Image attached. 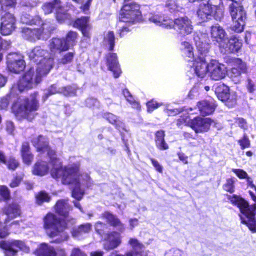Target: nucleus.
Returning a JSON list of instances; mask_svg holds the SVG:
<instances>
[{"label": "nucleus", "mask_w": 256, "mask_h": 256, "mask_svg": "<svg viewBox=\"0 0 256 256\" xmlns=\"http://www.w3.org/2000/svg\"><path fill=\"white\" fill-rule=\"evenodd\" d=\"M122 243V236L120 234L116 232L108 234L106 238L104 244V248L106 250H111L118 247Z\"/></svg>", "instance_id": "nucleus-21"}, {"label": "nucleus", "mask_w": 256, "mask_h": 256, "mask_svg": "<svg viewBox=\"0 0 256 256\" xmlns=\"http://www.w3.org/2000/svg\"><path fill=\"white\" fill-rule=\"evenodd\" d=\"M106 226V225L104 224H103L100 222H97L95 225L96 230L98 234L101 235L102 236H103V234H102V232L104 230Z\"/></svg>", "instance_id": "nucleus-56"}, {"label": "nucleus", "mask_w": 256, "mask_h": 256, "mask_svg": "<svg viewBox=\"0 0 256 256\" xmlns=\"http://www.w3.org/2000/svg\"><path fill=\"white\" fill-rule=\"evenodd\" d=\"M216 92L218 94V97L221 98L222 101H226V104L228 106H232L236 104V100H233L232 104H229V100L230 98V94H229V88L228 86L224 84L220 85L216 90Z\"/></svg>", "instance_id": "nucleus-29"}, {"label": "nucleus", "mask_w": 256, "mask_h": 256, "mask_svg": "<svg viewBox=\"0 0 256 256\" xmlns=\"http://www.w3.org/2000/svg\"><path fill=\"white\" fill-rule=\"evenodd\" d=\"M151 162L152 163V164L154 166V167L155 169L158 172L162 173L163 172V168L162 166L154 158H150Z\"/></svg>", "instance_id": "nucleus-62"}, {"label": "nucleus", "mask_w": 256, "mask_h": 256, "mask_svg": "<svg viewBox=\"0 0 256 256\" xmlns=\"http://www.w3.org/2000/svg\"><path fill=\"white\" fill-rule=\"evenodd\" d=\"M23 177L22 176H16L14 178L10 184V186L12 188H14L18 186L21 182Z\"/></svg>", "instance_id": "nucleus-59"}, {"label": "nucleus", "mask_w": 256, "mask_h": 256, "mask_svg": "<svg viewBox=\"0 0 256 256\" xmlns=\"http://www.w3.org/2000/svg\"><path fill=\"white\" fill-rule=\"evenodd\" d=\"M62 5L60 0H53L44 4L42 8L45 14H47L52 13L54 9L56 12L58 8H62Z\"/></svg>", "instance_id": "nucleus-34"}, {"label": "nucleus", "mask_w": 256, "mask_h": 256, "mask_svg": "<svg viewBox=\"0 0 256 256\" xmlns=\"http://www.w3.org/2000/svg\"><path fill=\"white\" fill-rule=\"evenodd\" d=\"M197 16L200 22H207L214 18V10L209 5L202 4L197 10Z\"/></svg>", "instance_id": "nucleus-20"}, {"label": "nucleus", "mask_w": 256, "mask_h": 256, "mask_svg": "<svg viewBox=\"0 0 256 256\" xmlns=\"http://www.w3.org/2000/svg\"><path fill=\"white\" fill-rule=\"evenodd\" d=\"M56 18L58 22H62L66 20L69 19L70 16L63 9V6H62V8H58L56 11Z\"/></svg>", "instance_id": "nucleus-42"}, {"label": "nucleus", "mask_w": 256, "mask_h": 256, "mask_svg": "<svg viewBox=\"0 0 256 256\" xmlns=\"http://www.w3.org/2000/svg\"><path fill=\"white\" fill-rule=\"evenodd\" d=\"M232 172H234L237 176L240 179H246L248 178V174L244 170L241 169H232Z\"/></svg>", "instance_id": "nucleus-53"}, {"label": "nucleus", "mask_w": 256, "mask_h": 256, "mask_svg": "<svg viewBox=\"0 0 256 256\" xmlns=\"http://www.w3.org/2000/svg\"><path fill=\"white\" fill-rule=\"evenodd\" d=\"M182 252L178 249H172L168 252L166 256H182Z\"/></svg>", "instance_id": "nucleus-60"}, {"label": "nucleus", "mask_w": 256, "mask_h": 256, "mask_svg": "<svg viewBox=\"0 0 256 256\" xmlns=\"http://www.w3.org/2000/svg\"><path fill=\"white\" fill-rule=\"evenodd\" d=\"M236 122L238 125V126L243 129L247 128V122L245 120L242 118H236Z\"/></svg>", "instance_id": "nucleus-58"}, {"label": "nucleus", "mask_w": 256, "mask_h": 256, "mask_svg": "<svg viewBox=\"0 0 256 256\" xmlns=\"http://www.w3.org/2000/svg\"><path fill=\"white\" fill-rule=\"evenodd\" d=\"M242 73L238 68H233L229 73L232 80L236 84L240 82L242 80Z\"/></svg>", "instance_id": "nucleus-40"}, {"label": "nucleus", "mask_w": 256, "mask_h": 256, "mask_svg": "<svg viewBox=\"0 0 256 256\" xmlns=\"http://www.w3.org/2000/svg\"><path fill=\"white\" fill-rule=\"evenodd\" d=\"M74 58V54L72 52H69L66 54L62 60L64 64L70 62Z\"/></svg>", "instance_id": "nucleus-61"}, {"label": "nucleus", "mask_w": 256, "mask_h": 256, "mask_svg": "<svg viewBox=\"0 0 256 256\" xmlns=\"http://www.w3.org/2000/svg\"><path fill=\"white\" fill-rule=\"evenodd\" d=\"M6 214L8 216V219L6 220V222L20 215L21 212L20 206L16 204H13L6 208L4 210Z\"/></svg>", "instance_id": "nucleus-31"}, {"label": "nucleus", "mask_w": 256, "mask_h": 256, "mask_svg": "<svg viewBox=\"0 0 256 256\" xmlns=\"http://www.w3.org/2000/svg\"><path fill=\"white\" fill-rule=\"evenodd\" d=\"M188 116H184V118L179 119L178 125L180 126L183 124H186L196 133H204L210 129L212 120L209 118H202L197 117L195 118L188 120Z\"/></svg>", "instance_id": "nucleus-8"}, {"label": "nucleus", "mask_w": 256, "mask_h": 256, "mask_svg": "<svg viewBox=\"0 0 256 256\" xmlns=\"http://www.w3.org/2000/svg\"><path fill=\"white\" fill-rule=\"evenodd\" d=\"M238 143L242 150L250 146V141L248 136L246 135L244 136V137L242 140L238 141Z\"/></svg>", "instance_id": "nucleus-55"}, {"label": "nucleus", "mask_w": 256, "mask_h": 256, "mask_svg": "<svg viewBox=\"0 0 256 256\" xmlns=\"http://www.w3.org/2000/svg\"><path fill=\"white\" fill-rule=\"evenodd\" d=\"M7 165L8 169L10 170H15L19 165L18 162L14 158H10L8 161Z\"/></svg>", "instance_id": "nucleus-54"}, {"label": "nucleus", "mask_w": 256, "mask_h": 256, "mask_svg": "<svg viewBox=\"0 0 256 256\" xmlns=\"http://www.w3.org/2000/svg\"><path fill=\"white\" fill-rule=\"evenodd\" d=\"M30 147L28 143H24L22 146V154L24 162L29 166L34 160V156L30 151Z\"/></svg>", "instance_id": "nucleus-35"}, {"label": "nucleus", "mask_w": 256, "mask_h": 256, "mask_svg": "<svg viewBox=\"0 0 256 256\" xmlns=\"http://www.w3.org/2000/svg\"><path fill=\"white\" fill-rule=\"evenodd\" d=\"M37 150L40 152L42 158L34 165L32 174L36 176H44L46 174L50 168L52 177L64 184L74 186L72 196L78 200L82 199L84 191L82 188L91 186L90 178L87 174H78L80 164H69L63 167L62 162L56 158V152L48 146V139L39 136L32 140Z\"/></svg>", "instance_id": "nucleus-1"}, {"label": "nucleus", "mask_w": 256, "mask_h": 256, "mask_svg": "<svg viewBox=\"0 0 256 256\" xmlns=\"http://www.w3.org/2000/svg\"><path fill=\"white\" fill-rule=\"evenodd\" d=\"M92 228V225L90 224L87 223L82 224L78 228H74L72 232V235L74 237L80 238L84 234L90 232Z\"/></svg>", "instance_id": "nucleus-33"}, {"label": "nucleus", "mask_w": 256, "mask_h": 256, "mask_svg": "<svg viewBox=\"0 0 256 256\" xmlns=\"http://www.w3.org/2000/svg\"><path fill=\"white\" fill-rule=\"evenodd\" d=\"M180 50L183 56L188 61H191L196 57L194 52V47L188 42L184 41L181 42Z\"/></svg>", "instance_id": "nucleus-27"}, {"label": "nucleus", "mask_w": 256, "mask_h": 256, "mask_svg": "<svg viewBox=\"0 0 256 256\" xmlns=\"http://www.w3.org/2000/svg\"><path fill=\"white\" fill-rule=\"evenodd\" d=\"M206 36L200 34L194 38L198 51V55L194 60L193 65L191 66L190 72L197 76L204 78L208 72L209 64L206 62V57L210 50V45L204 40Z\"/></svg>", "instance_id": "nucleus-3"}, {"label": "nucleus", "mask_w": 256, "mask_h": 256, "mask_svg": "<svg viewBox=\"0 0 256 256\" xmlns=\"http://www.w3.org/2000/svg\"><path fill=\"white\" fill-rule=\"evenodd\" d=\"M129 244L132 248V250L128 252L125 255L119 254L116 256H147L148 252L145 251L144 246L137 239L131 238Z\"/></svg>", "instance_id": "nucleus-18"}, {"label": "nucleus", "mask_w": 256, "mask_h": 256, "mask_svg": "<svg viewBox=\"0 0 256 256\" xmlns=\"http://www.w3.org/2000/svg\"><path fill=\"white\" fill-rule=\"evenodd\" d=\"M44 228L53 242L61 243L67 241L68 234L65 232L66 224L52 214H48L44 218Z\"/></svg>", "instance_id": "nucleus-4"}, {"label": "nucleus", "mask_w": 256, "mask_h": 256, "mask_svg": "<svg viewBox=\"0 0 256 256\" xmlns=\"http://www.w3.org/2000/svg\"><path fill=\"white\" fill-rule=\"evenodd\" d=\"M206 4L212 8L214 10V18L220 20L224 16V7L222 0H209Z\"/></svg>", "instance_id": "nucleus-24"}, {"label": "nucleus", "mask_w": 256, "mask_h": 256, "mask_svg": "<svg viewBox=\"0 0 256 256\" xmlns=\"http://www.w3.org/2000/svg\"><path fill=\"white\" fill-rule=\"evenodd\" d=\"M54 209L56 214L66 218L68 222L72 221V224L75 222V220L68 217L72 207L67 200H60L55 206Z\"/></svg>", "instance_id": "nucleus-17"}, {"label": "nucleus", "mask_w": 256, "mask_h": 256, "mask_svg": "<svg viewBox=\"0 0 256 256\" xmlns=\"http://www.w3.org/2000/svg\"><path fill=\"white\" fill-rule=\"evenodd\" d=\"M46 23H42L40 28H31L27 27L22 28V36L28 40L36 42L41 38H46V36H48L51 30L48 28Z\"/></svg>", "instance_id": "nucleus-9"}, {"label": "nucleus", "mask_w": 256, "mask_h": 256, "mask_svg": "<svg viewBox=\"0 0 256 256\" xmlns=\"http://www.w3.org/2000/svg\"><path fill=\"white\" fill-rule=\"evenodd\" d=\"M9 234V232L6 226H3L2 224L0 222V238H5Z\"/></svg>", "instance_id": "nucleus-57"}, {"label": "nucleus", "mask_w": 256, "mask_h": 256, "mask_svg": "<svg viewBox=\"0 0 256 256\" xmlns=\"http://www.w3.org/2000/svg\"><path fill=\"white\" fill-rule=\"evenodd\" d=\"M211 38L214 42L218 44L220 47L227 46L228 38L224 28L219 24L211 27Z\"/></svg>", "instance_id": "nucleus-12"}, {"label": "nucleus", "mask_w": 256, "mask_h": 256, "mask_svg": "<svg viewBox=\"0 0 256 256\" xmlns=\"http://www.w3.org/2000/svg\"><path fill=\"white\" fill-rule=\"evenodd\" d=\"M0 4L2 8L4 6L14 8L16 5V0H0Z\"/></svg>", "instance_id": "nucleus-49"}, {"label": "nucleus", "mask_w": 256, "mask_h": 256, "mask_svg": "<svg viewBox=\"0 0 256 256\" xmlns=\"http://www.w3.org/2000/svg\"><path fill=\"white\" fill-rule=\"evenodd\" d=\"M21 22L23 24H27L41 25L43 23L41 18L38 16H36L33 18L30 14H23L21 17Z\"/></svg>", "instance_id": "nucleus-37"}, {"label": "nucleus", "mask_w": 256, "mask_h": 256, "mask_svg": "<svg viewBox=\"0 0 256 256\" xmlns=\"http://www.w3.org/2000/svg\"><path fill=\"white\" fill-rule=\"evenodd\" d=\"M162 105L154 100L148 102L147 103L148 111V112H152L158 108Z\"/></svg>", "instance_id": "nucleus-50"}, {"label": "nucleus", "mask_w": 256, "mask_h": 256, "mask_svg": "<svg viewBox=\"0 0 256 256\" xmlns=\"http://www.w3.org/2000/svg\"><path fill=\"white\" fill-rule=\"evenodd\" d=\"M242 40L238 39L236 36L232 37L230 39L228 38L227 46L222 47L225 49H228L232 52H238L242 46Z\"/></svg>", "instance_id": "nucleus-32"}, {"label": "nucleus", "mask_w": 256, "mask_h": 256, "mask_svg": "<svg viewBox=\"0 0 256 256\" xmlns=\"http://www.w3.org/2000/svg\"><path fill=\"white\" fill-rule=\"evenodd\" d=\"M10 42L4 40L0 38V62L2 60V54L1 53V50L2 49H8L10 46Z\"/></svg>", "instance_id": "nucleus-51"}, {"label": "nucleus", "mask_w": 256, "mask_h": 256, "mask_svg": "<svg viewBox=\"0 0 256 256\" xmlns=\"http://www.w3.org/2000/svg\"><path fill=\"white\" fill-rule=\"evenodd\" d=\"M17 84H18V82L16 84H14V86H12V87L11 89L10 95H8L2 98L1 102H0V107L2 109H6L8 107V106L9 105V103H10V98L12 96H14V95L18 94V93H21L25 90H24L20 91L18 89L16 90V91L13 92H12L13 87L14 86L16 85Z\"/></svg>", "instance_id": "nucleus-38"}, {"label": "nucleus", "mask_w": 256, "mask_h": 256, "mask_svg": "<svg viewBox=\"0 0 256 256\" xmlns=\"http://www.w3.org/2000/svg\"><path fill=\"white\" fill-rule=\"evenodd\" d=\"M36 256H56V250L52 246L44 243L36 252Z\"/></svg>", "instance_id": "nucleus-30"}, {"label": "nucleus", "mask_w": 256, "mask_h": 256, "mask_svg": "<svg viewBox=\"0 0 256 256\" xmlns=\"http://www.w3.org/2000/svg\"><path fill=\"white\" fill-rule=\"evenodd\" d=\"M50 48L53 52H60L68 50V44L64 39L54 38L50 42Z\"/></svg>", "instance_id": "nucleus-26"}, {"label": "nucleus", "mask_w": 256, "mask_h": 256, "mask_svg": "<svg viewBox=\"0 0 256 256\" xmlns=\"http://www.w3.org/2000/svg\"><path fill=\"white\" fill-rule=\"evenodd\" d=\"M57 93H60V89L57 90L55 86H52L50 88L45 92L43 97L44 100H46L48 96Z\"/></svg>", "instance_id": "nucleus-48"}, {"label": "nucleus", "mask_w": 256, "mask_h": 256, "mask_svg": "<svg viewBox=\"0 0 256 256\" xmlns=\"http://www.w3.org/2000/svg\"><path fill=\"white\" fill-rule=\"evenodd\" d=\"M104 118L107 120L110 124L116 126H120L122 124V122L119 118L112 114L107 112L104 114Z\"/></svg>", "instance_id": "nucleus-39"}, {"label": "nucleus", "mask_w": 256, "mask_h": 256, "mask_svg": "<svg viewBox=\"0 0 256 256\" xmlns=\"http://www.w3.org/2000/svg\"><path fill=\"white\" fill-rule=\"evenodd\" d=\"M76 92V88L70 86L60 88V93L67 96L75 95Z\"/></svg>", "instance_id": "nucleus-47"}, {"label": "nucleus", "mask_w": 256, "mask_h": 256, "mask_svg": "<svg viewBox=\"0 0 256 256\" xmlns=\"http://www.w3.org/2000/svg\"><path fill=\"white\" fill-rule=\"evenodd\" d=\"M164 137L165 134L163 130L158 131L156 134V145L160 150H166L168 148V146L165 142Z\"/></svg>", "instance_id": "nucleus-36"}, {"label": "nucleus", "mask_w": 256, "mask_h": 256, "mask_svg": "<svg viewBox=\"0 0 256 256\" xmlns=\"http://www.w3.org/2000/svg\"><path fill=\"white\" fill-rule=\"evenodd\" d=\"M0 196L5 200H8L10 197V192L6 186H0Z\"/></svg>", "instance_id": "nucleus-52"}, {"label": "nucleus", "mask_w": 256, "mask_h": 256, "mask_svg": "<svg viewBox=\"0 0 256 256\" xmlns=\"http://www.w3.org/2000/svg\"><path fill=\"white\" fill-rule=\"evenodd\" d=\"M148 20L150 22L168 29L172 28L174 24V21L172 20L159 14H152Z\"/></svg>", "instance_id": "nucleus-19"}, {"label": "nucleus", "mask_w": 256, "mask_h": 256, "mask_svg": "<svg viewBox=\"0 0 256 256\" xmlns=\"http://www.w3.org/2000/svg\"><path fill=\"white\" fill-rule=\"evenodd\" d=\"M36 198L37 202L39 204H40L43 202H48L50 200V196L48 194L44 192L38 194L36 196Z\"/></svg>", "instance_id": "nucleus-45"}, {"label": "nucleus", "mask_w": 256, "mask_h": 256, "mask_svg": "<svg viewBox=\"0 0 256 256\" xmlns=\"http://www.w3.org/2000/svg\"><path fill=\"white\" fill-rule=\"evenodd\" d=\"M107 66L108 70L112 72L115 78L120 76L121 70L116 54H110L107 56Z\"/></svg>", "instance_id": "nucleus-22"}, {"label": "nucleus", "mask_w": 256, "mask_h": 256, "mask_svg": "<svg viewBox=\"0 0 256 256\" xmlns=\"http://www.w3.org/2000/svg\"><path fill=\"white\" fill-rule=\"evenodd\" d=\"M228 200L240 208L242 214L240 216L242 222L246 225L252 232H256V204L250 206L245 200L236 195L230 196Z\"/></svg>", "instance_id": "nucleus-6"}, {"label": "nucleus", "mask_w": 256, "mask_h": 256, "mask_svg": "<svg viewBox=\"0 0 256 256\" xmlns=\"http://www.w3.org/2000/svg\"><path fill=\"white\" fill-rule=\"evenodd\" d=\"M201 114L207 116L212 114L215 110L216 106L212 102L202 101L198 104Z\"/></svg>", "instance_id": "nucleus-28"}, {"label": "nucleus", "mask_w": 256, "mask_h": 256, "mask_svg": "<svg viewBox=\"0 0 256 256\" xmlns=\"http://www.w3.org/2000/svg\"><path fill=\"white\" fill-rule=\"evenodd\" d=\"M76 27L79 28L82 32L84 36L87 41L90 37V31L91 29V26L90 24L89 18L82 17L78 19L74 23Z\"/></svg>", "instance_id": "nucleus-23"}, {"label": "nucleus", "mask_w": 256, "mask_h": 256, "mask_svg": "<svg viewBox=\"0 0 256 256\" xmlns=\"http://www.w3.org/2000/svg\"><path fill=\"white\" fill-rule=\"evenodd\" d=\"M0 247L4 250L5 256H16L18 250L26 252H30L29 248L24 242L18 240L2 242Z\"/></svg>", "instance_id": "nucleus-11"}, {"label": "nucleus", "mask_w": 256, "mask_h": 256, "mask_svg": "<svg viewBox=\"0 0 256 256\" xmlns=\"http://www.w3.org/2000/svg\"><path fill=\"white\" fill-rule=\"evenodd\" d=\"M234 68H238L242 74H246L248 72L246 63L240 59H237L234 61Z\"/></svg>", "instance_id": "nucleus-43"}, {"label": "nucleus", "mask_w": 256, "mask_h": 256, "mask_svg": "<svg viewBox=\"0 0 256 256\" xmlns=\"http://www.w3.org/2000/svg\"><path fill=\"white\" fill-rule=\"evenodd\" d=\"M229 12L232 21V30L238 33L242 32L246 19V12L244 7L236 4H230Z\"/></svg>", "instance_id": "nucleus-7"}, {"label": "nucleus", "mask_w": 256, "mask_h": 256, "mask_svg": "<svg viewBox=\"0 0 256 256\" xmlns=\"http://www.w3.org/2000/svg\"><path fill=\"white\" fill-rule=\"evenodd\" d=\"M28 55L32 62L36 64L27 71L12 88L14 92L18 89L20 91L30 90L40 82L43 76L48 74L52 67L53 58L52 56L40 46H36L28 52Z\"/></svg>", "instance_id": "nucleus-2"}, {"label": "nucleus", "mask_w": 256, "mask_h": 256, "mask_svg": "<svg viewBox=\"0 0 256 256\" xmlns=\"http://www.w3.org/2000/svg\"><path fill=\"white\" fill-rule=\"evenodd\" d=\"M208 72L212 80H220L226 77L227 70L225 65L220 63L216 60H212L209 64Z\"/></svg>", "instance_id": "nucleus-13"}, {"label": "nucleus", "mask_w": 256, "mask_h": 256, "mask_svg": "<svg viewBox=\"0 0 256 256\" xmlns=\"http://www.w3.org/2000/svg\"><path fill=\"white\" fill-rule=\"evenodd\" d=\"M98 103L97 100L93 98H88L86 100V106L90 108L98 106Z\"/></svg>", "instance_id": "nucleus-63"}, {"label": "nucleus", "mask_w": 256, "mask_h": 256, "mask_svg": "<svg viewBox=\"0 0 256 256\" xmlns=\"http://www.w3.org/2000/svg\"><path fill=\"white\" fill-rule=\"evenodd\" d=\"M78 38V34L76 32H70L67 34L66 42L68 44V48L74 45Z\"/></svg>", "instance_id": "nucleus-44"}, {"label": "nucleus", "mask_w": 256, "mask_h": 256, "mask_svg": "<svg viewBox=\"0 0 256 256\" xmlns=\"http://www.w3.org/2000/svg\"><path fill=\"white\" fill-rule=\"evenodd\" d=\"M235 180L234 178H230L226 180V183L224 186V190L230 193H232L234 191V186Z\"/></svg>", "instance_id": "nucleus-46"}, {"label": "nucleus", "mask_w": 256, "mask_h": 256, "mask_svg": "<svg viewBox=\"0 0 256 256\" xmlns=\"http://www.w3.org/2000/svg\"><path fill=\"white\" fill-rule=\"evenodd\" d=\"M140 6L136 4H125L121 10L120 20L124 22L133 23L140 19Z\"/></svg>", "instance_id": "nucleus-10"}, {"label": "nucleus", "mask_w": 256, "mask_h": 256, "mask_svg": "<svg viewBox=\"0 0 256 256\" xmlns=\"http://www.w3.org/2000/svg\"><path fill=\"white\" fill-rule=\"evenodd\" d=\"M70 256H86V255L80 248H74L72 250Z\"/></svg>", "instance_id": "nucleus-64"}, {"label": "nucleus", "mask_w": 256, "mask_h": 256, "mask_svg": "<svg viewBox=\"0 0 256 256\" xmlns=\"http://www.w3.org/2000/svg\"><path fill=\"white\" fill-rule=\"evenodd\" d=\"M37 93L30 96V99L19 98L12 106V111L18 120L27 119L32 120L36 116V112L38 108V104L36 100Z\"/></svg>", "instance_id": "nucleus-5"}, {"label": "nucleus", "mask_w": 256, "mask_h": 256, "mask_svg": "<svg viewBox=\"0 0 256 256\" xmlns=\"http://www.w3.org/2000/svg\"><path fill=\"white\" fill-rule=\"evenodd\" d=\"M172 28L182 35L188 34L192 33L193 26L191 20L186 17L180 18L174 21Z\"/></svg>", "instance_id": "nucleus-16"}, {"label": "nucleus", "mask_w": 256, "mask_h": 256, "mask_svg": "<svg viewBox=\"0 0 256 256\" xmlns=\"http://www.w3.org/2000/svg\"><path fill=\"white\" fill-rule=\"evenodd\" d=\"M101 218L106 220L108 224L116 228L120 232H123L124 230V224L116 216L112 214L106 212L102 214Z\"/></svg>", "instance_id": "nucleus-25"}, {"label": "nucleus", "mask_w": 256, "mask_h": 256, "mask_svg": "<svg viewBox=\"0 0 256 256\" xmlns=\"http://www.w3.org/2000/svg\"><path fill=\"white\" fill-rule=\"evenodd\" d=\"M104 42L106 44L110 46V50H113L115 44V36L113 32H108L104 38Z\"/></svg>", "instance_id": "nucleus-41"}, {"label": "nucleus", "mask_w": 256, "mask_h": 256, "mask_svg": "<svg viewBox=\"0 0 256 256\" xmlns=\"http://www.w3.org/2000/svg\"><path fill=\"white\" fill-rule=\"evenodd\" d=\"M16 20L12 14L7 13L2 17L0 32L2 35L8 36L16 28Z\"/></svg>", "instance_id": "nucleus-14"}, {"label": "nucleus", "mask_w": 256, "mask_h": 256, "mask_svg": "<svg viewBox=\"0 0 256 256\" xmlns=\"http://www.w3.org/2000/svg\"><path fill=\"white\" fill-rule=\"evenodd\" d=\"M8 68L10 71L14 73H19L26 68L24 61L17 54H10L8 56Z\"/></svg>", "instance_id": "nucleus-15"}]
</instances>
